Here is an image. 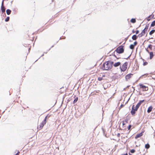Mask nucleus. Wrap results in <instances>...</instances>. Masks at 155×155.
<instances>
[{
	"instance_id": "34",
	"label": "nucleus",
	"mask_w": 155,
	"mask_h": 155,
	"mask_svg": "<svg viewBox=\"0 0 155 155\" xmlns=\"http://www.w3.org/2000/svg\"><path fill=\"white\" fill-rule=\"evenodd\" d=\"M19 153H20L18 151V152H17V153L15 155H18Z\"/></svg>"
},
{
	"instance_id": "10",
	"label": "nucleus",
	"mask_w": 155,
	"mask_h": 155,
	"mask_svg": "<svg viewBox=\"0 0 155 155\" xmlns=\"http://www.w3.org/2000/svg\"><path fill=\"white\" fill-rule=\"evenodd\" d=\"M146 51L150 54V59H152L153 57L154 54L153 52H149V51L147 49H146Z\"/></svg>"
},
{
	"instance_id": "12",
	"label": "nucleus",
	"mask_w": 155,
	"mask_h": 155,
	"mask_svg": "<svg viewBox=\"0 0 155 155\" xmlns=\"http://www.w3.org/2000/svg\"><path fill=\"white\" fill-rule=\"evenodd\" d=\"M145 100H143L140 101L137 104L136 107L138 109L141 104Z\"/></svg>"
},
{
	"instance_id": "39",
	"label": "nucleus",
	"mask_w": 155,
	"mask_h": 155,
	"mask_svg": "<svg viewBox=\"0 0 155 155\" xmlns=\"http://www.w3.org/2000/svg\"><path fill=\"white\" fill-rule=\"evenodd\" d=\"M31 49V48L30 47L29 48V51Z\"/></svg>"
},
{
	"instance_id": "36",
	"label": "nucleus",
	"mask_w": 155,
	"mask_h": 155,
	"mask_svg": "<svg viewBox=\"0 0 155 155\" xmlns=\"http://www.w3.org/2000/svg\"><path fill=\"white\" fill-rule=\"evenodd\" d=\"M105 77V75L104 74H103L102 75V77Z\"/></svg>"
},
{
	"instance_id": "23",
	"label": "nucleus",
	"mask_w": 155,
	"mask_h": 155,
	"mask_svg": "<svg viewBox=\"0 0 155 155\" xmlns=\"http://www.w3.org/2000/svg\"><path fill=\"white\" fill-rule=\"evenodd\" d=\"M155 25V20L153 21L151 24V27H153Z\"/></svg>"
},
{
	"instance_id": "13",
	"label": "nucleus",
	"mask_w": 155,
	"mask_h": 155,
	"mask_svg": "<svg viewBox=\"0 0 155 155\" xmlns=\"http://www.w3.org/2000/svg\"><path fill=\"white\" fill-rule=\"evenodd\" d=\"M113 66L115 67H117L119 66L121 64V63L120 62H118L113 64Z\"/></svg>"
},
{
	"instance_id": "41",
	"label": "nucleus",
	"mask_w": 155,
	"mask_h": 155,
	"mask_svg": "<svg viewBox=\"0 0 155 155\" xmlns=\"http://www.w3.org/2000/svg\"><path fill=\"white\" fill-rule=\"evenodd\" d=\"M129 155H132V154H130V153H129Z\"/></svg>"
},
{
	"instance_id": "26",
	"label": "nucleus",
	"mask_w": 155,
	"mask_h": 155,
	"mask_svg": "<svg viewBox=\"0 0 155 155\" xmlns=\"http://www.w3.org/2000/svg\"><path fill=\"white\" fill-rule=\"evenodd\" d=\"M135 152V150L134 149H132L130 150V152L131 153H134Z\"/></svg>"
},
{
	"instance_id": "40",
	"label": "nucleus",
	"mask_w": 155,
	"mask_h": 155,
	"mask_svg": "<svg viewBox=\"0 0 155 155\" xmlns=\"http://www.w3.org/2000/svg\"><path fill=\"white\" fill-rule=\"evenodd\" d=\"M123 105H121V106H120V107H122L123 106Z\"/></svg>"
},
{
	"instance_id": "27",
	"label": "nucleus",
	"mask_w": 155,
	"mask_h": 155,
	"mask_svg": "<svg viewBox=\"0 0 155 155\" xmlns=\"http://www.w3.org/2000/svg\"><path fill=\"white\" fill-rule=\"evenodd\" d=\"M152 45H150L148 46V48L150 49L151 50L152 49Z\"/></svg>"
},
{
	"instance_id": "37",
	"label": "nucleus",
	"mask_w": 155,
	"mask_h": 155,
	"mask_svg": "<svg viewBox=\"0 0 155 155\" xmlns=\"http://www.w3.org/2000/svg\"><path fill=\"white\" fill-rule=\"evenodd\" d=\"M121 155H127V153H126V154H122Z\"/></svg>"
},
{
	"instance_id": "9",
	"label": "nucleus",
	"mask_w": 155,
	"mask_h": 155,
	"mask_svg": "<svg viewBox=\"0 0 155 155\" xmlns=\"http://www.w3.org/2000/svg\"><path fill=\"white\" fill-rule=\"evenodd\" d=\"M144 132V130H143L140 133L137 134L135 137V139H137L138 138L142 136L143 135V134Z\"/></svg>"
},
{
	"instance_id": "7",
	"label": "nucleus",
	"mask_w": 155,
	"mask_h": 155,
	"mask_svg": "<svg viewBox=\"0 0 155 155\" xmlns=\"http://www.w3.org/2000/svg\"><path fill=\"white\" fill-rule=\"evenodd\" d=\"M138 108L136 107H135L134 105H133L132 110L130 111V113L132 115H134L135 114Z\"/></svg>"
},
{
	"instance_id": "28",
	"label": "nucleus",
	"mask_w": 155,
	"mask_h": 155,
	"mask_svg": "<svg viewBox=\"0 0 155 155\" xmlns=\"http://www.w3.org/2000/svg\"><path fill=\"white\" fill-rule=\"evenodd\" d=\"M131 127H132V126H131V125H130L128 126V130H130V128H131Z\"/></svg>"
},
{
	"instance_id": "19",
	"label": "nucleus",
	"mask_w": 155,
	"mask_h": 155,
	"mask_svg": "<svg viewBox=\"0 0 155 155\" xmlns=\"http://www.w3.org/2000/svg\"><path fill=\"white\" fill-rule=\"evenodd\" d=\"M1 10L2 13H4L5 12V9L4 6H1Z\"/></svg>"
},
{
	"instance_id": "38",
	"label": "nucleus",
	"mask_w": 155,
	"mask_h": 155,
	"mask_svg": "<svg viewBox=\"0 0 155 155\" xmlns=\"http://www.w3.org/2000/svg\"><path fill=\"white\" fill-rule=\"evenodd\" d=\"M114 56L116 58H117V59H118L117 58V57L115 55H114Z\"/></svg>"
},
{
	"instance_id": "17",
	"label": "nucleus",
	"mask_w": 155,
	"mask_h": 155,
	"mask_svg": "<svg viewBox=\"0 0 155 155\" xmlns=\"http://www.w3.org/2000/svg\"><path fill=\"white\" fill-rule=\"evenodd\" d=\"M6 13L8 15H9L11 14V11L9 9H8L6 11Z\"/></svg>"
},
{
	"instance_id": "3",
	"label": "nucleus",
	"mask_w": 155,
	"mask_h": 155,
	"mask_svg": "<svg viewBox=\"0 0 155 155\" xmlns=\"http://www.w3.org/2000/svg\"><path fill=\"white\" fill-rule=\"evenodd\" d=\"M128 66V62H125L121 66H120V69L121 71L124 72L126 71Z\"/></svg>"
},
{
	"instance_id": "5",
	"label": "nucleus",
	"mask_w": 155,
	"mask_h": 155,
	"mask_svg": "<svg viewBox=\"0 0 155 155\" xmlns=\"http://www.w3.org/2000/svg\"><path fill=\"white\" fill-rule=\"evenodd\" d=\"M115 51L119 54H121L123 53L124 51V46L122 45L119 46L115 50Z\"/></svg>"
},
{
	"instance_id": "16",
	"label": "nucleus",
	"mask_w": 155,
	"mask_h": 155,
	"mask_svg": "<svg viewBox=\"0 0 155 155\" xmlns=\"http://www.w3.org/2000/svg\"><path fill=\"white\" fill-rule=\"evenodd\" d=\"M138 37V36H137L136 35H134L132 36V38L134 40H136L137 39Z\"/></svg>"
},
{
	"instance_id": "14",
	"label": "nucleus",
	"mask_w": 155,
	"mask_h": 155,
	"mask_svg": "<svg viewBox=\"0 0 155 155\" xmlns=\"http://www.w3.org/2000/svg\"><path fill=\"white\" fill-rule=\"evenodd\" d=\"M153 109V107L152 106H150V107H149L147 109V112L148 113H150V112Z\"/></svg>"
},
{
	"instance_id": "1",
	"label": "nucleus",
	"mask_w": 155,
	"mask_h": 155,
	"mask_svg": "<svg viewBox=\"0 0 155 155\" xmlns=\"http://www.w3.org/2000/svg\"><path fill=\"white\" fill-rule=\"evenodd\" d=\"M114 64L113 61H108L105 62L103 64V68L105 70L110 69L112 67V64Z\"/></svg>"
},
{
	"instance_id": "18",
	"label": "nucleus",
	"mask_w": 155,
	"mask_h": 155,
	"mask_svg": "<svg viewBox=\"0 0 155 155\" xmlns=\"http://www.w3.org/2000/svg\"><path fill=\"white\" fill-rule=\"evenodd\" d=\"M153 17H151V15H149L148 17L147 18V20L148 21H150Z\"/></svg>"
},
{
	"instance_id": "8",
	"label": "nucleus",
	"mask_w": 155,
	"mask_h": 155,
	"mask_svg": "<svg viewBox=\"0 0 155 155\" xmlns=\"http://www.w3.org/2000/svg\"><path fill=\"white\" fill-rule=\"evenodd\" d=\"M133 74H129L125 76V79L127 81H128L132 78Z\"/></svg>"
},
{
	"instance_id": "35",
	"label": "nucleus",
	"mask_w": 155,
	"mask_h": 155,
	"mask_svg": "<svg viewBox=\"0 0 155 155\" xmlns=\"http://www.w3.org/2000/svg\"><path fill=\"white\" fill-rule=\"evenodd\" d=\"M135 32V31H134V30H133V31H132V33H134Z\"/></svg>"
},
{
	"instance_id": "22",
	"label": "nucleus",
	"mask_w": 155,
	"mask_h": 155,
	"mask_svg": "<svg viewBox=\"0 0 155 155\" xmlns=\"http://www.w3.org/2000/svg\"><path fill=\"white\" fill-rule=\"evenodd\" d=\"M143 65L144 66L147 65L148 64V62H146V61H144L145 60L143 59Z\"/></svg>"
},
{
	"instance_id": "11",
	"label": "nucleus",
	"mask_w": 155,
	"mask_h": 155,
	"mask_svg": "<svg viewBox=\"0 0 155 155\" xmlns=\"http://www.w3.org/2000/svg\"><path fill=\"white\" fill-rule=\"evenodd\" d=\"M137 44V42L136 41L134 43V44H131L130 46V48L131 49H133L134 48V46H136Z\"/></svg>"
},
{
	"instance_id": "15",
	"label": "nucleus",
	"mask_w": 155,
	"mask_h": 155,
	"mask_svg": "<svg viewBox=\"0 0 155 155\" xmlns=\"http://www.w3.org/2000/svg\"><path fill=\"white\" fill-rule=\"evenodd\" d=\"M128 120L127 119H125L122 122V125L123 126L125 125L126 123H127Z\"/></svg>"
},
{
	"instance_id": "25",
	"label": "nucleus",
	"mask_w": 155,
	"mask_h": 155,
	"mask_svg": "<svg viewBox=\"0 0 155 155\" xmlns=\"http://www.w3.org/2000/svg\"><path fill=\"white\" fill-rule=\"evenodd\" d=\"M78 100V97H76L73 101V103H75Z\"/></svg>"
},
{
	"instance_id": "6",
	"label": "nucleus",
	"mask_w": 155,
	"mask_h": 155,
	"mask_svg": "<svg viewBox=\"0 0 155 155\" xmlns=\"http://www.w3.org/2000/svg\"><path fill=\"white\" fill-rule=\"evenodd\" d=\"M140 88L142 89L143 91H147L148 90V87L142 84H139Z\"/></svg>"
},
{
	"instance_id": "21",
	"label": "nucleus",
	"mask_w": 155,
	"mask_h": 155,
	"mask_svg": "<svg viewBox=\"0 0 155 155\" xmlns=\"http://www.w3.org/2000/svg\"><path fill=\"white\" fill-rule=\"evenodd\" d=\"M150 147V145L148 144H147L145 145V148L147 149H149Z\"/></svg>"
},
{
	"instance_id": "31",
	"label": "nucleus",
	"mask_w": 155,
	"mask_h": 155,
	"mask_svg": "<svg viewBox=\"0 0 155 155\" xmlns=\"http://www.w3.org/2000/svg\"><path fill=\"white\" fill-rule=\"evenodd\" d=\"M139 33V31L138 30H137L135 31V33L136 34H137Z\"/></svg>"
},
{
	"instance_id": "29",
	"label": "nucleus",
	"mask_w": 155,
	"mask_h": 155,
	"mask_svg": "<svg viewBox=\"0 0 155 155\" xmlns=\"http://www.w3.org/2000/svg\"><path fill=\"white\" fill-rule=\"evenodd\" d=\"M9 17H8L6 18V19H5V21H9Z\"/></svg>"
},
{
	"instance_id": "33",
	"label": "nucleus",
	"mask_w": 155,
	"mask_h": 155,
	"mask_svg": "<svg viewBox=\"0 0 155 155\" xmlns=\"http://www.w3.org/2000/svg\"><path fill=\"white\" fill-rule=\"evenodd\" d=\"M117 136L118 137H119L120 136V133L117 134Z\"/></svg>"
},
{
	"instance_id": "24",
	"label": "nucleus",
	"mask_w": 155,
	"mask_h": 155,
	"mask_svg": "<svg viewBox=\"0 0 155 155\" xmlns=\"http://www.w3.org/2000/svg\"><path fill=\"white\" fill-rule=\"evenodd\" d=\"M130 21L132 23H134L136 22V21L135 19L132 18L131 20Z\"/></svg>"
},
{
	"instance_id": "2",
	"label": "nucleus",
	"mask_w": 155,
	"mask_h": 155,
	"mask_svg": "<svg viewBox=\"0 0 155 155\" xmlns=\"http://www.w3.org/2000/svg\"><path fill=\"white\" fill-rule=\"evenodd\" d=\"M47 116H46L45 118L43 121L41 123V124L38 126L37 128L39 130H41L42 129L43 127L46 124L47 122Z\"/></svg>"
},
{
	"instance_id": "32",
	"label": "nucleus",
	"mask_w": 155,
	"mask_h": 155,
	"mask_svg": "<svg viewBox=\"0 0 155 155\" xmlns=\"http://www.w3.org/2000/svg\"><path fill=\"white\" fill-rule=\"evenodd\" d=\"M1 6H4V0H3L2 1Z\"/></svg>"
},
{
	"instance_id": "30",
	"label": "nucleus",
	"mask_w": 155,
	"mask_h": 155,
	"mask_svg": "<svg viewBox=\"0 0 155 155\" xmlns=\"http://www.w3.org/2000/svg\"><path fill=\"white\" fill-rule=\"evenodd\" d=\"M102 80H103V79L102 78H101V77H99L98 78V80L99 81H102Z\"/></svg>"
},
{
	"instance_id": "4",
	"label": "nucleus",
	"mask_w": 155,
	"mask_h": 155,
	"mask_svg": "<svg viewBox=\"0 0 155 155\" xmlns=\"http://www.w3.org/2000/svg\"><path fill=\"white\" fill-rule=\"evenodd\" d=\"M148 25H146L144 29L142 31L141 33L140 34L138 35V36L139 37H141L143 36H144L146 33L147 30L148 28Z\"/></svg>"
},
{
	"instance_id": "20",
	"label": "nucleus",
	"mask_w": 155,
	"mask_h": 155,
	"mask_svg": "<svg viewBox=\"0 0 155 155\" xmlns=\"http://www.w3.org/2000/svg\"><path fill=\"white\" fill-rule=\"evenodd\" d=\"M155 32V30H154V29L152 30L150 32L149 34L150 35H152Z\"/></svg>"
}]
</instances>
